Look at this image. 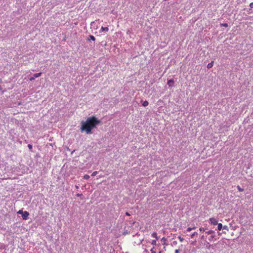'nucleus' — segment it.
Returning <instances> with one entry per match:
<instances>
[{"label":"nucleus","mask_w":253,"mask_h":253,"mask_svg":"<svg viewBox=\"0 0 253 253\" xmlns=\"http://www.w3.org/2000/svg\"><path fill=\"white\" fill-rule=\"evenodd\" d=\"M250 7L251 8H253V2H251V3L250 4Z\"/></svg>","instance_id":"c85d7f7f"},{"label":"nucleus","mask_w":253,"mask_h":253,"mask_svg":"<svg viewBox=\"0 0 253 253\" xmlns=\"http://www.w3.org/2000/svg\"><path fill=\"white\" fill-rule=\"evenodd\" d=\"M29 215V212L28 211H24V213L22 215V217L23 219H24V220L27 219Z\"/></svg>","instance_id":"f03ea898"},{"label":"nucleus","mask_w":253,"mask_h":253,"mask_svg":"<svg viewBox=\"0 0 253 253\" xmlns=\"http://www.w3.org/2000/svg\"><path fill=\"white\" fill-rule=\"evenodd\" d=\"M178 238L180 242H182L183 241V240H184V239L183 238H182L181 236H179L178 237Z\"/></svg>","instance_id":"4be33fe9"},{"label":"nucleus","mask_w":253,"mask_h":253,"mask_svg":"<svg viewBox=\"0 0 253 253\" xmlns=\"http://www.w3.org/2000/svg\"><path fill=\"white\" fill-rule=\"evenodd\" d=\"M238 190L240 191V192H242L244 191V189L242 188L240 186L238 185L237 187Z\"/></svg>","instance_id":"ddd939ff"},{"label":"nucleus","mask_w":253,"mask_h":253,"mask_svg":"<svg viewBox=\"0 0 253 253\" xmlns=\"http://www.w3.org/2000/svg\"><path fill=\"white\" fill-rule=\"evenodd\" d=\"M89 38H90V40H92L93 41H94L95 40V37L93 36H92V35H90L89 36Z\"/></svg>","instance_id":"dca6fc26"},{"label":"nucleus","mask_w":253,"mask_h":253,"mask_svg":"<svg viewBox=\"0 0 253 253\" xmlns=\"http://www.w3.org/2000/svg\"><path fill=\"white\" fill-rule=\"evenodd\" d=\"M208 249L210 250L211 253H213V252H215V250L213 248V246L212 245H210Z\"/></svg>","instance_id":"39448f33"},{"label":"nucleus","mask_w":253,"mask_h":253,"mask_svg":"<svg viewBox=\"0 0 253 253\" xmlns=\"http://www.w3.org/2000/svg\"><path fill=\"white\" fill-rule=\"evenodd\" d=\"M158 240H156V239H154V240H152V241L150 242L151 244L154 246L155 245H156L157 244V241H158Z\"/></svg>","instance_id":"9d476101"},{"label":"nucleus","mask_w":253,"mask_h":253,"mask_svg":"<svg viewBox=\"0 0 253 253\" xmlns=\"http://www.w3.org/2000/svg\"><path fill=\"white\" fill-rule=\"evenodd\" d=\"M198 233L196 232H195L194 233H193V234H192L191 235V238H193L194 237V236L196 235H197Z\"/></svg>","instance_id":"2eb2a0df"},{"label":"nucleus","mask_w":253,"mask_h":253,"mask_svg":"<svg viewBox=\"0 0 253 253\" xmlns=\"http://www.w3.org/2000/svg\"><path fill=\"white\" fill-rule=\"evenodd\" d=\"M81 195H82V194H77V196H81Z\"/></svg>","instance_id":"2f4dec72"},{"label":"nucleus","mask_w":253,"mask_h":253,"mask_svg":"<svg viewBox=\"0 0 253 253\" xmlns=\"http://www.w3.org/2000/svg\"><path fill=\"white\" fill-rule=\"evenodd\" d=\"M35 80V78L34 77H31L30 79H29V80L31 81H32L33 80Z\"/></svg>","instance_id":"cd10ccee"},{"label":"nucleus","mask_w":253,"mask_h":253,"mask_svg":"<svg viewBox=\"0 0 253 253\" xmlns=\"http://www.w3.org/2000/svg\"><path fill=\"white\" fill-rule=\"evenodd\" d=\"M179 252V249H176L175 251V253H178Z\"/></svg>","instance_id":"c756f323"},{"label":"nucleus","mask_w":253,"mask_h":253,"mask_svg":"<svg viewBox=\"0 0 253 253\" xmlns=\"http://www.w3.org/2000/svg\"><path fill=\"white\" fill-rule=\"evenodd\" d=\"M100 123V121L94 116L88 117L86 121L81 122L80 130L82 132L85 131L86 134H91V130Z\"/></svg>","instance_id":"f257e3e1"},{"label":"nucleus","mask_w":253,"mask_h":253,"mask_svg":"<svg viewBox=\"0 0 253 253\" xmlns=\"http://www.w3.org/2000/svg\"><path fill=\"white\" fill-rule=\"evenodd\" d=\"M195 228V227H193V228H191V227H188L187 229V232H190L191 231L192 229H194Z\"/></svg>","instance_id":"f3484780"},{"label":"nucleus","mask_w":253,"mask_h":253,"mask_svg":"<svg viewBox=\"0 0 253 253\" xmlns=\"http://www.w3.org/2000/svg\"><path fill=\"white\" fill-rule=\"evenodd\" d=\"M222 229H223V230H226L227 231H228V226H226V225H224L223 226H222Z\"/></svg>","instance_id":"a211bd4d"},{"label":"nucleus","mask_w":253,"mask_h":253,"mask_svg":"<svg viewBox=\"0 0 253 253\" xmlns=\"http://www.w3.org/2000/svg\"><path fill=\"white\" fill-rule=\"evenodd\" d=\"M24 213V211H22V210H19L18 212H17V213L18 214H20L21 215H22V214Z\"/></svg>","instance_id":"5701e85b"},{"label":"nucleus","mask_w":253,"mask_h":253,"mask_svg":"<svg viewBox=\"0 0 253 253\" xmlns=\"http://www.w3.org/2000/svg\"><path fill=\"white\" fill-rule=\"evenodd\" d=\"M174 84V81L172 79L168 80L167 82V84L169 85V87H171L173 86Z\"/></svg>","instance_id":"20e7f679"},{"label":"nucleus","mask_w":253,"mask_h":253,"mask_svg":"<svg viewBox=\"0 0 253 253\" xmlns=\"http://www.w3.org/2000/svg\"><path fill=\"white\" fill-rule=\"evenodd\" d=\"M100 30L101 31V32H108L109 30V29L107 27H102Z\"/></svg>","instance_id":"0eeeda50"},{"label":"nucleus","mask_w":253,"mask_h":253,"mask_svg":"<svg viewBox=\"0 0 253 253\" xmlns=\"http://www.w3.org/2000/svg\"><path fill=\"white\" fill-rule=\"evenodd\" d=\"M161 241L164 243H165L167 241V239L166 237H163L161 239Z\"/></svg>","instance_id":"aec40b11"},{"label":"nucleus","mask_w":253,"mask_h":253,"mask_svg":"<svg viewBox=\"0 0 253 253\" xmlns=\"http://www.w3.org/2000/svg\"><path fill=\"white\" fill-rule=\"evenodd\" d=\"M213 61H211V63H209L207 65V68H208L209 69L211 68L213 66Z\"/></svg>","instance_id":"6e6552de"},{"label":"nucleus","mask_w":253,"mask_h":253,"mask_svg":"<svg viewBox=\"0 0 253 253\" xmlns=\"http://www.w3.org/2000/svg\"><path fill=\"white\" fill-rule=\"evenodd\" d=\"M28 148L30 149H32V145L31 144H28Z\"/></svg>","instance_id":"bb28decb"},{"label":"nucleus","mask_w":253,"mask_h":253,"mask_svg":"<svg viewBox=\"0 0 253 253\" xmlns=\"http://www.w3.org/2000/svg\"><path fill=\"white\" fill-rule=\"evenodd\" d=\"M90 176L89 175H87V174H85L84 176V178L85 179H88L89 178Z\"/></svg>","instance_id":"4468645a"},{"label":"nucleus","mask_w":253,"mask_h":253,"mask_svg":"<svg viewBox=\"0 0 253 253\" xmlns=\"http://www.w3.org/2000/svg\"><path fill=\"white\" fill-rule=\"evenodd\" d=\"M213 233H214V232L211 230H210V231L207 232V234H211Z\"/></svg>","instance_id":"393cba45"},{"label":"nucleus","mask_w":253,"mask_h":253,"mask_svg":"<svg viewBox=\"0 0 253 253\" xmlns=\"http://www.w3.org/2000/svg\"><path fill=\"white\" fill-rule=\"evenodd\" d=\"M97 172H97V171H93V172L92 173V174H91V176H95V175L97 174Z\"/></svg>","instance_id":"412c9836"},{"label":"nucleus","mask_w":253,"mask_h":253,"mask_svg":"<svg viewBox=\"0 0 253 253\" xmlns=\"http://www.w3.org/2000/svg\"><path fill=\"white\" fill-rule=\"evenodd\" d=\"M221 26L227 27L228 25L227 23H223L221 24Z\"/></svg>","instance_id":"b1692460"},{"label":"nucleus","mask_w":253,"mask_h":253,"mask_svg":"<svg viewBox=\"0 0 253 253\" xmlns=\"http://www.w3.org/2000/svg\"><path fill=\"white\" fill-rule=\"evenodd\" d=\"M126 215H127V216H129V215H130V214H129L128 212H126Z\"/></svg>","instance_id":"7c9ffc66"},{"label":"nucleus","mask_w":253,"mask_h":253,"mask_svg":"<svg viewBox=\"0 0 253 253\" xmlns=\"http://www.w3.org/2000/svg\"><path fill=\"white\" fill-rule=\"evenodd\" d=\"M217 229L218 230H221L222 228V224L221 223H217Z\"/></svg>","instance_id":"1a4fd4ad"},{"label":"nucleus","mask_w":253,"mask_h":253,"mask_svg":"<svg viewBox=\"0 0 253 253\" xmlns=\"http://www.w3.org/2000/svg\"><path fill=\"white\" fill-rule=\"evenodd\" d=\"M148 104H149V102L147 101H144L142 104L143 106L144 107L147 106L148 105Z\"/></svg>","instance_id":"f8f14e48"},{"label":"nucleus","mask_w":253,"mask_h":253,"mask_svg":"<svg viewBox=\"0 0 253 253\" xmlns=\"http://www.w3.org/2000/svg\"><path fill=\"white\" fill-rule=\"evenodd\" d=\"M151 236L153 237V238H154L155 239H156V240H158L159 239V237H158L157 236V233L156 232H153L152 235H151Z\"/></svg>","instance_id":"423d86ee"},{"label":"nucleus","mask_w":253,"mask_h":253,"mask_svg":"<svg viewBox=\"0 0 253 253\" xmlns=\"http://www.w3.org/2000/svg\"><path fill=\"white\" fill-rule=\"evenodd\" d=\"M214 238V236L211 235L210 238H209V240H211L212 239Z\"/></svg>","instance_id":"a878e982"},{"label":"nucleus","mask_w":253,"mask_h":253,"mask_svg":"<svg viewBox=\"0 0 253 253\" xmlns=\"http://www.w3.org/2000/svg\"><path fill=\"white\" fill-rule=\"evenodd\" d=\"M211 223L213 225H216L217 224V220L214 218H211L210 219Z\"/></svg>","instance_id":"7ed1b4c3"},{"label":"nucleus","mask_w":253,"mask_h":253,"mask_svg":"<svg viewBox=\"0 0 253 253\" xmlns=\"http://www.w3.org/2000/svg\"><path fill=\"white\" fill-rule=\"evenodd\" d=\"M151 253H156V251L155 250V247H153L151 249Z\"/></svg>","instance_id":"6ab92c4d"},{"label":"nucleus","mask_w":253,"mask_h":253,"mask_svg":"<svg viewBox=\"0 0 253 253\" xmlns=\"http://www.w3.org/2000/svg\"><path fill=\"white\" fill-rule=\"evenodd\" d=\"M41 75H42L41 72L38 73H36V74H34V78H38V77H39L40 76H41Z\"/></svg>","instance_id":"9b49d317"}]
</instances>
